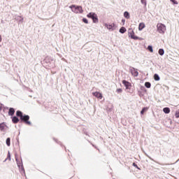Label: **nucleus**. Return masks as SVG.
I'll return each mask as SVG.
<instances>
[{
  "label": "nucleus",
  "mask_w": 179,
  "mask_h": 179,
  "mask_svg": "<svg viewBox=\"0 0 179 179\" xmlns=\"http://www.w3.org/2000/svg\"><path fill=\"white\" fill-rule=\"evenodd\" d=\"M17 117H20V120L24 122L27 125H31V122L29 121L30 120V116L29 115H23V113L20 110L16 111Z\"/></svg>",
  "instance_id": "nucleus-1"
},
{
  "label": "nucleus",
  "mask_w": 179,
  "mask_h": 179,
  "mask_svg": "<svg viewBox=\"0 0 179 179\" xmlns=\"http://www.w3.org/2000/svg\"><path fill=\"white\" fill-rule=\"evenodd\" d=\"M69 8L74 13H83V8L81 6L71 5Z\"/></svg>",
  "instance_id": "nucleus-2"
},
{
  "label": "nucleus",
  "mask_w": 179,
  "mask_h": 179,
  "mask_svg": "<svg viewBox=\"0 0 179 179\" xmlns=\"http://www.w3.org/2000/svg\"><path fill=\"white\" fill-rule=\"evenodd\" d=\"M157 31L160 34H164L166 31V25H164V24H162V23H159L157 24Z\"/></svg>",
  "instance_id": "nucleus-3"
},
{
  "label": "nucleus",
  "mask_w": 179,
  "mask_h": 179,
  "mask_svg": "<svg viewBox=\"0 0 179 179\" xmlns=\"http://www.w3.org/2000/svg\"><path fill=\"white\" fill-rule=\"evenodd\" d=\"M90 19H92L93 23H99V17H97V14L95 13H90L87 15Z\"/></svg>",
  "instance_id": "nucleus-4"
},
{
  "label": "nucleus",
  "mask_w": 179,
  "mask_h": 179,
  "mask_svg": "<svg viewBox=\"0 0 179 179\" xmlns=\"http://www.w3.org/2000/svg\"><path fill=\"white\" fill-rule=\"evenodd\" d=\"M129 33H128V36L129 37H131L132 38V40H139V37L135 36V32L134 31V30L132 29H129L128 30Z\"/></svg>",
  "instance_id": "nucleus-5"
},
{
  "label": "nucleus",
  "mask_w": 179,
  "mask_h": 179,
  "mask_svg": "<svg viewBox=\"0 0 179 179\" xmlns=\"http://www.w3.org/2000/svg\"><path fill=\"white\" fill-rule=\"evenodd\" d=\"M129 72L131 73L133 76H134V78H137V76H138L139 75V73L138 72V69L132 66H129Z\"/></svg>",
  "instance_id": "nucleus-6"
},
{
  "label": "nucleus",
  "mask_w": 179,
  "mask_h": 179,
  "mask_svg": "<svg viewBox=\"0 0 179 179\" xmlns=\"http://www.w3.org/2000/svg\"><path fill=\"white\" fill-rule=\"evenodd\" d=\"M105 26L106 27V28L108 29V30H111L112 31H114L115 29V24H105Z\"/></svg>",
  "instance_id": "nucleus-7"
},
{
  "label": "nucleus",
  "mask_w": 179,
  "mask_h": 179,
  "mask_svg": "<svg viewBox=\"0 0 179 179\" xmlns=\"http://www.w3.org/2000/svg\"><path fill=\"white\" fill-rule=\"evenodd\" d=\"M122 83L124 84V86L126 87V89H129V87H131V83L123 80Z\"/></svg>",
  "instance_id": "nucleus-8"
},
{
  "label": "nucleus",
  "mask_w": 179,
  "mask_h": 179,
  "mask_svg": "<svg viewBox=\"0 0 179 179\" xmlns=\"http://www.w3.org/2000/svg\"><path fill=\"white\" fill-rule=\"evenodd\" d=\"M93 95L97 99H103V95L99 92H93Z\"/></svg>",
  "instance_id": "nucleus-9"
},
{
  "label": "nucleus",
  "mask_w": 179,
  "mask_h": 179,
  "mask_svg": "<svg viewBox=\"0 0 179 179\" xmlns=\"http://www.w3.org/2000/svg\"><path fill=\"white\" fill-rule=\"evenodd\" d=\"M23 17L22 16H15V20H16L17 22H19L20 23H23Z\"/></svg>",
  "instance_id": "nucleus-10"
},
{
  "label": "nucleus",
  "mask_w": 179,
  "mask_h": 179,
  "mask_svg": "<svg viewBox=\"0 0 179 179\" xmlns=\"http://www.w3.org/2000/svg\"><path fill=\"white\" fill-rule=\"evenodd\" d=\"M8 115H10L11 117L15 115V108H10L8 110Z\"/></svg>",
  "instance_id": "nucleus-11"
},
{
  "label": "nucleus",
  "mask_w": 179,
  "mask_h": 179,
  "mask_svg": "<svg viewBox=\"0 0 179 179\" xmlns=\"http://www.w3.org/2000/svg\"><path fill=\"white\" fill-rule=\"evenodd\" d=\"M15 162L17 163V167L18 169H20V167H22V164H23L22 162H19V159H17V157H16L15 155Z\"/></svg>",
  "instance_id": "nucleus-12"
},
{
  "label": "nucleus",
  "mask_w": 179,
  "mask_h": 179,
  "mask_svg": "<svg viewBox=\"0 0 179 179\" xmlns=\"http://www.w3.org/2000/svg\"><path fill=\"white\" fill-rule=\"evenodd\" d=\"M143 29H145V23L141 22L138 25V30H139V31H142V30H143Z\"/></svg>",
  "instance_id": "nucleus-13"
},
{
  "label": "nucleus",
  "mask_w": 179,
  "mask_h": 179,
  "mask_svg": "<svg viewBox=\"0 0 179 179\" xmlns=\"http://www.w3.org/2000/svg\"><path fill=\"white\" fill-rule=\"evenodd\" d=\"M12 122L13 124H17V122H19V117L16 116L13 117Z\"/></svg>",
  "instance_id": "nucleus-14"
},
{
  "label": "nucleus",
  "mask_w": 179,
  "mask_h": 179,
  "mask_svg": "<svg viewBox=\"0 0 179 179\" xmlns=\"http://www.w3.org/2000/svg\"><path fill=\"white\" fill-rule=\"evenodd\" d=\"M20 169V173L22 174H26V171H24V166H23V164H22V166L19 168Z\"/></svg>",
  "instance_id": "nucleus-15"
},
{
  "label": "nucleus",
  "mask_w": 179,
  "mask_h": 179,
  "mask_svg": "<svg viewBox=\"0 0 179 179\" xmlns=\"http://www.w3.org/2000/svg\"><path fill=\"white\" fill-rule=\"evenodd\" d=\"M120 33H121V34H124V33H125V31H127V28L122 27L120 30H119Z\"/></svg>",
  "instance_id": "nucleus-16"
},
{
  "label": "nucleus",
  "mask_w": 179,
  "mask_h": 179,
  "mask_svg": "<svg viewBox=\"0 0 179 179\" xmlns=\"http://www.w3.org/2000/svg\"><path fill=\"white\" fill-rule=\"evenodd\" d=\"M163 111L164 113H165V114H169L170 113V108H163Z\"/></svg>",
  "instance_id": "nucleus-17"
},
{
  "label": "nucleus",
  "mask_w": 179,
  "mask_h": 179,
  "mask_svg": "<svg viewBox=\"0 0 179 179\" xmlns=\"http://www.w3.org/2000/svg\"><path fill=\"white\" fill-rule=\"evenodd\" d=\"M124 17L126 18V19H129L130 17V15H129V13L128 11H125L124 13Z\"/></svg>",
  "instance_id": "nucleus-18"
},
{
  "label": "nucleus",
  "mask_w": 179,
  "mask_h": 179,
  "mask_svg": "<svg viewBox=\"0 0 179 179\" xmlns=\"http://www.w3.org/2000/svg\"><path fill=\"white\" fill-rule=\"evenodd\" d=\"M154 79H155V80H156V81L160 80V76H159V74L155 73V74L154 75Z\"/></svg>",
  "instance_id": "nucleus-19"
},
{
  "label": "nucleus",
  "mask_w": 179,
  "mask_h": 179,
  "mask_svg": "<svg viewBox=\"0 0 179 179\" xmlns=\"http://www.w3.org/2000/svg\"><path fill=\"white\" fill-rule=\"evenodd\" d=\"M145 86L147 87V89H150V87H152V84L149 82H145Z\"/></svg>",
  "instance_id": "nucleus-20"
},
{
  "label": "nucleus",
  "mask_w": 179,
  "mask_h": 179,
  "mask_svg": "<svg viewBox=\"0 0 179 179\" xmlns=\"http://www.w3.org/2000/svg\"><path fill=\"white\" fill-rule=\"evenodd\" d=\"M6 143L7 146H10V138H6Z\"/></svg>",
  "instance_id": "nucleus-21"
},
{
  "label": "nucleus",
  "mask_w": 179,
  "mask_h": 179,
  "mask_svg": "<svg viewBox=\"0 0 179 179\" xmlns=\"http://www.w3.org/2000/svg\"><path fill=\"white\" fill-rule=\"evenodd\" d=\"M159 55H164V49H159L158 51Z\"/></svg>",
  "instance_id": "nucleus-22"
},
{
  "label": "nucleus",
  "mask_w": 179,
  "mask_h": 179,
  "mask_svg": "<svg viewBox=\"0 0 179 179\" xmlns=\"http://www.w3.org/2000/svg\"><path fill=\"white\" fill-rule=\"evenodd\" d=\"M148 50L150 52H153V47L152 45H148Z\"/></svg>",
  "instance_id": "nucleus-23"
},
{
  "label": "nucleus",
  "mask_w": 179,
  "mask_h": 179,
  "mask_svg": "<svg viewBox=\"0 0 179 179\" xmlns=\"http://www.w3.org/2000/svg\"><path fill=\"white\" fill-rule=\"evenodd\" d=\"M0 129L1 131H3V129H5V124L4 123H1L0 124Z\"/></svg>",
  "instance_id": "nucleus-24"
},
{
  "label": "nucleus",
  "mask_w": 179,
  "mask_h": 179,
  "mask_svg": "<svg viewBox=\"0 0 179 179\" xmlns=\"http://www.w3.org/2000/svg\"><path fill=\"white\" fill-rule=\"evenodd\" d=\"M145 111H148V108L146 107L143 108L141 111V114L142 115L145 114Z\"/></svg>",
  "instance_id": "nucleus-25"
},
{
  "label": "nucleus",
  "mask_w": 179,
  "mask_h": 179,
  "mask_svg": "<svg viewBox=\"0 0 179 179\" xmlns=\"http://www.w3.org/2000/svg\"><path fill=\"white\" fill-rule=\"evenodd\" d=\"M175 117L176 118H179V110H176V112L175 113Z\"/></svg>",
  "instance_id": "nucleus-26"
},
{
  "label": "nucleus",
  "mask_w": 179,
  "mask_h": 179,
  "mask_svg": "<svg viewBox=\"0 0 179 179\" xmlns=\"http://www.w3.org/2000/svg\"><path fill=\"white\" fill-rule=\"evenodd\" d=\"M8 159H9V160H10V152H9V151L8 152L7 159H6L5 162H6V160H8Z\"/></svg>",
  "instance_id": "nucleus-27"
},
{
  "label": "nucleus",
  "mask_w": 179,
  "mask_h": 179,
  "mask_svg": "<svg viewBox=\"0 0 179 179\" xmlns=\"http://www.w3.org/2000/svg\"><path fill=\"white\" fill-rule=\"evenodd\" d=\"M171 2H172L173 5H178V2H177L176 0H171Z\"/></svg>",
  "instance_id": "nucleus-28"
},
{
  "label": "nucleus",
  "mask_w": 179,
  "mask_h": 179,
  "mask_svg": "<svg viewBox=\"0 0 179 179\" xmlns=\"http://www.w3.org/2000/svg\"><path fill=\"white\" fill-rule=\"evenodd\" d=\"M83 22L84 23H85L86 24H87V23H89V21H88L87 19H86V18H83Z\"/></svg>",
  "instance_id": "nucleus-29"
},
{
  "label": "nucleus",
  "mask_w": 179,
  "mask_h": 179,
  "mask_svg": "<svg viewBox=\"0 0 179 179\" xmlns=\"http://www.w3.org/2000/svg\"><path fill=\"white\" fill-rule=\"evenodd\" d=\"M141 2L143 5H145V6H146V0H141Z\"/></svg>",
  "instance_id": "nucleus-30"
},
{
  "label": "nucleus",
  "mask_w": 179,
  "mask_h": 179,
  "mask_svg": "<svg viewBox=\"0 0 179 179\" xmlns=\"http://www.w3.org/2000/svg\"><path fill=\"white\" fill-rule=\"evenodd\" d=\"M117 93H122V89L119 88L116 90Z\"/></svg>",
  "instance_id": "nucleus-31"
},
{
  "label": "nucleus",
  "mask_w": 179,
  "mask_h": 179,
  "mask_svg": "<svg viewBox=\"0 0 179 179\" xmlns=\"http://www.w3.org/2000/svg\"><path fill=\"white\" fill-rule=\"evenodd\" d=\"M134 167H136V169H139V167H138V165L135 164V162L133 163Z\"/></svg>",
  "instance_id": "nucleus-32"
},
{
  "label": "nucleus",
  "mask_w": 179,
  "mask_h": 179,
  "mask_svg": "<svg viewBox=\"0 0 179 179\" xmlns=\"http://www.w3.org/2000/svg\"><path fill=\"white\" fill-rule=\"evenodd\" d=\"M122 23H123V26H124V24H125V19L122 20Z\"/></svg>",
  "instance_id": "nucleus-33"
},
{
  "label": "nucleus",
  "mask_w": 179,
  "mask_h": 179,
  "mask_svg": "<svg viewBox=\"0 0 179 179\" xmlns=\"http://www.w3.org/2000/svg\"><path fill=\"white\" fill-rule=\"evenodd\" d=\"M146 156L148 157L150 159V160H152L153 162L155 161V160H154L152 157H150L149 155H146Z\"/></svg>",
  "instance_id": "nucleus-34"
},
{
  "label": "nucleus",
  "mask_w": 179,
  "mask_h": 179,
  "mask_svg": "<svg viewBox=\"0 0 179 179\" xmlns=\"http://www.w3.org/2000/svg\"><path fill=\"white\" fill-rule=\"evenodd\" d=\"M1 41H2V36H1V35H0V43H1Z\"/></svg>",
  "instance_id": "nucleus-35"
},
{
  "label": "nucleus",
  "mask_w": 179,
  "mask_h": 179,
  "mask_svg": "<svg viewBox=\"0 0 179 179\" xmlns=\"http://www.w3.org/2000/svg\"><path fill=\"white\" fill-rule=\"evenodd\" d=\"M0 111H2V107L0 106Z\"/></svg>",
  "instance_id": "nucleus-36"
},
{
  "label": "nucleus",
  "mask_w": 179,
  "mask_h": 179,
  "mask_svg": "<svg viewBox=\"0 0 179 179\" xmlns=\"http://www.w3.org/2000/svg\"><path fill=\"white\" fill-rule=\"evenodd\" d=\"M55 142H57V140H55Z\"/></svg>",
  "instance_id": "nucleus-37"
}]
</instances>
